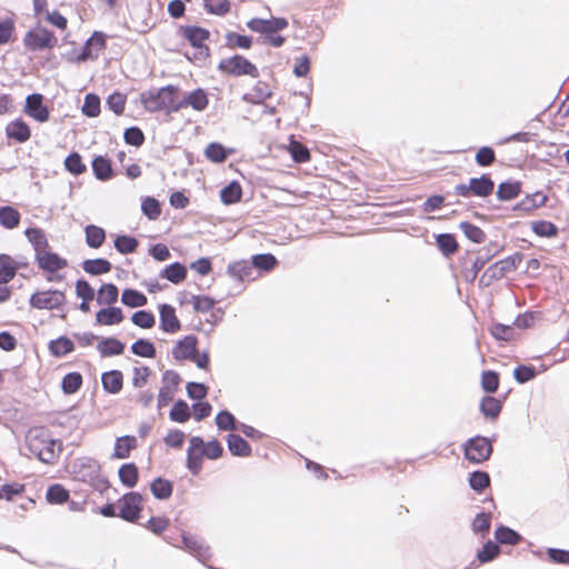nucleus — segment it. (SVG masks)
<instances>
[{"mask_svg": "<svg viewBox=\"0 0 569 569\" xmlns=\"http://www.w3.org/2000/svg\"><path fill=\"white\" fill-rule=\"evenodd\" d=\"M119 298V289L113 282H102L97 291V303L99 306H110L116 303Z\"/></svg>", "mask_w": 569, "mask_h": 569, "instance_id": "50", "label": "nucleus"}, {"mask_svg": "<svg viewBox=\"0 0 569 569\" xmlns=\"http://www.w3.org/2000/svg\"><path fill=\"white\" fill-rule=\"evenodd\" d=\"M522 190V180H501L498 184L496 196L499 201L516 199Z\"/></svg>", "mask_w": 569, "mask_h": 569, "instance_id": "42", "label": "nucleus"}, {"mask_svg": "<svg viewBox=\"0 0 569 569\" xmlns=\"http://www.w3.org/2000/svg\"><path fill=\"white\" fill-rule=\"evenodd\" d=\"M34 263L41 271H60L68 267V260L50 248L34 254Z\"/></svg>", "mask_w": 569, "mask_h": 569, "instance_id": "13", "label": "nucleus"}, {"mask_svg": "<svg viewBox=\"0 0 569 569\" xmlns=\"http://www.w3.org/2000/svg\"><path fill=\"white\" fill-rule=\"evenodd\" d=\"M80 266L91 277L108 273L112 269V263L103 257L84 259Z\"/></svg>", "mask_w": 569, "mask_h": 569, "instance_id": "44", "label": "nucleus"}, {"mask_svg": "<svg viewBox=\"0 0 569 569\" xmlns=\"http://www.w3.org/2000/svg\"><path fill=\"white\" fill-rule=\"evenodd\" d=\"M227 274L237 280L238 282H243L244 280H254L257 276H252V269L250 267V261L246 259H241L238 261L230 262L227 266Z\"/></svg>", "mask_w": 569, "mask_h": 569, "instance_id": "37", "label": "nucleus"}, {"mask_svg": "<svg viewBox=\"0 0 569 569\" xmlns=\"http://www.w3.org/2000/svg\"><path fill=\"white\" fill-rule=\"evenodd\" d=\"M209 103L207 92L201 89H194L187 93L182 99L177 97V104L173 106V111H180L187 107H191L196 111H203Z\"/></svg>", "mask_w": 569, "mask_h": 569, "instance_id": "16", "label": "nucleus"}, {"mask_svg": "<svg viewBox=\"0 0 569 569\" xmlns=\"http://www.w3.org/2000/svg\"><path fill=\"white\" fill-rule=\"evenodd\" d=\"M51 437V430L46 426L31 427L26 435V445L29 451L34 456L41 451V447L48 443Z\"/></svg>", "mask_w": 569, "mask_h": 569, "instance_id": "18", "label": "nucleus"}, {"mask_svg": "<svg viewBox=\"0 0 569 569\" xmlns=\"http://www.w3.org/2000/svg\"><path fill=\"white\" fill-rule=\"evenodd\" d=\"M102 390L108 395H118L123 388V373L119 369H111L101 375Z\"/></svg>", "mask_w": 569, "mask_h": 569, "instance_id": "31", "label": "nucleus"}, {"mask_svg": "<svg viewBox=\"0 0 569 569\" xmlns=\"http://www.w3.org/2000/svg\"><path fill=\"white\" fill-rule=\"evenodd\" d=\"M47 347L49 355L56 359H62L76 350V343L67 335L49 340Z\"/></svg>", "mask_w": 569, "mask_h": 569, "instance_id": "23", "label": "nucleus"}, {"mask_svg": "<svg viewBox=\"0 0 569 569\" xmlns=\"http://www.w3.org/2000/svg\"><path fill=\"white\" fill-rule=\"evenodd\" d=\"M188 270L183 262L173 261L166 264L160 271L158 277L166 279L173 284H180L187 279Z\"/></svg>", "mask_w": 569, "mask_h": 569, "instance_id": "27", "label": "nucleus"}, {"mask_svg": "<svg viewBox=\"0 0 569 569\" xmlns=\"http://www.w3.org/2000/svg\"><path fill=\"white\" fill-rule=\"evenodd\" d=\"M141 212L150 221L158 220L162 213V203L153 196H142Z\"/></svg>", "mask_w": 569, "mask_h": 569, "instance_id": "52", "label": "nucleus"}, {"mask_svg": "<svg viewBox=\"0 0 569 569\" xmlns=\"http://www.w3.org/2000/svg\"><path fill=\"white\" fill-rule=\"evenodd\" d=\"M27 485L16 481L4 482L0 486V500L13 501L26 493Z\"/></svg>", "mask_w": 569, "mask_h": 569, "instance_id": "62", "label": "nucleus"}, {"mask_svg": "<svg viewBox=\"0 0 569 569\" xmlns=\"http://www.w3.org/2000/svg\"><path fill=\"white\" fill-rule=\"evenodd\" d=\"M488 332L500 345H502V343H511L518 337V335L516 332V329L512 326V323L511 325H506V323L498 322V321H493L488 327Z\"/></svg>", "mask_w": 569, "mask_h": 569, "instance_id": "29", "label": "nucleus"}, {"mask_svg": "<svg viewBox=\"0 0 569 569\" xmlns=\"http://www.w3.org/2000/svg\"><path fill=\"white\" fill-rule=\"evenodd\" d=\"M531 231L539 238H556L559 233V228L550 220L539 219L530 222Z\"/></svg>", "mask_w": 569, "mask_h": 569, "instance_id": "55", "label": "nucleus"}, {"mask_svg": "<svg viewBox=\"0 0 569 569\" xmlns=\"http://www.w3.org/2000/svg\"><path fill=\"white\" fill-rule=\"evenodd\" d=\"M247 27L254 32L263 34L276 33L282 31L288 27V20L286 18L260 19L253 18L247 22Z\"/></svg>", "mask_w": 569, "mask_h": 569, "instance_id": "15", "label": "nucleus"}, {"mask_svg": "<svg viewBox=\"0 0 569 569\" xmlns=\"http://www.w3.org/2000/svg\"><path fill=\"white\" fill-rule=\"evenodd\" d=\"M21 221L20 211L12 204L0 206V226L4 229L12 230L19 226Z\"/></svg>", "mask_w": 569, "mask_h": 569, "instance_id": "48", "label": "nucleus"}, {"mask_svg": "<svg viewBox=\"0 0 569 569\" xmlns=\"http://www.w3.org/2000/svg\"><path fill=\"white\" fill-rule=\"evenodd\" d=\"M539 375V371L533 365L519 363L512 370V378L518 385H526L533 380Z\"/></svg>", "mask_w": 569, "mask_h": 569, "instance_id": "59", "label": "nucleus"}, {"mask_svg": "<svg viewBox=\"0 0 569 569\" xmlns=\"http://www.w3.org/2000/svg\"><path fill=\"white\" fill-rule=\"evenodd\" d=\"M458 229L463 233V236L475 244L485 243L487 240L486 232L477 224L469 220H462L458 224Z\"/></svg>", "mask_w": 569, "mask_h": 569, "instance_id": "46", "label": "nucleus"}, {"mask_svg": "<svg viewBox=\"0 0 569 569\" xmlns=\"http://www.w3.org/2000/svg\"><path fill=\"white\" fill-rule=\"evenodd\" d=\"M120 505L118 517L126 522L136 523L141 517L143 509V496L139 491L130 490L119 499Z\"/></svg>", "mask_w": 569, "mask_h": 569, "instance_id": "3", "label": "nucleus"}, {"mask_svg": "<svg viewBox=\"0 0 569 569\" xmlns=\"http://www.w3.org/2000/svg\"><path fill=\"white\" fill-rule=\"evenodd\" d=\"M491 527V515L485 510L476 513L471 521V531L476 536L486 537Z\"/></svg>", "mask_w": 569, "mask_h": 569, "instance_id": "58", "label": "nucleus"}, {"mask_svg": "<svg viewBox=\"0 0 569 569\" xmlns=\"http://www.w3.org/2000/svg\"><path fill=\"white\" fill-rule=\"evenodd\" d=\"M6 133L9 139H12L18 143H23L31 137L29 126L21 119H16L9 122L6 127Z\"/></svg>", "mask_w": 569, "mask_h": 569, "instance_id": "43", "label": "nucleus"}, {"mask_svg": "<svg viewBox=\"0 0 569 569\" xmlns=\"http://www.w3.org/2000/svg\"><path fill=\"white\" fill-rule=\"evenodd\" d=\"M62 448L63 446L60 439L50 437L48 443H44L41 447V451L37 452L34 457L46 465H53L62 451Z\"/></svg>", "mask_w": 569, "mask_h": 569, "instance_id": "33", "label": "nucleus"}, {"mask_svg": "<svg viewBox=\"0 0 569 569\" xmlns=\"http://www.w3.org/2000/svg\"><path fill=\"white\" fill-rule=\"evenodd\" d=\"M226 442L230 455L233 457L246 458L252 453L251 445L238 433L229 432L226 436Z\"/></svg>", "mask_w": 569, "mask_h": 569, "instance_id": "28", "label": "nucleus"}, {"mask_svg": "<svg viewBox=\"0 0 569 569\" xmlns=\"http://www.w3.org/2000/svg\"><path fill=\"white\" fill-rule=\"evenodd\" d=\"M542 318L541 311L536 310H526L525 312L518 313L515 320L512 321V326L515 329H529L535 326V323Z\"/></svg>", "mask_w": 569, "mask_h": 569, "instance_id": "63", "label": "nucleus"}, {"mask_svg": "<svg viewBox=\"0 0 569 569\" xmlns=\"http://www.w3.org/2000/svg\"><path fill=\"white\" fill-rule=\"evenodd\" d=\"M149 487L156 500L166 501L172 496L174 483L162 476H158L152 479Z\"/></svg>", "mask_w": 569, "mask_h": 569, "instance_id": "38", "label": "nucleus"}, {"mask_svg": "<svg viewBox=\"0 0 569 569\" xmlns=\"http://www.w3.org/2000/svg\"><path fill=\"white\" fill-rule=\"evenodd\" d=\"M468 183H458L453 193L463 198L487 197L495 190L496 180H468Z\"/></svg>", "mask_w": 569, "mask_h": 569, "instance_id": "11", "label": "nucleus"}, {"mask_svg": "<svg viewBox=\"0 0 569 569\" xmlns=\"http://www.w3.org/2000/svg\"><path fill=\"white\" fill-rule=\"evenodd\" d=\"M179 34L198 50V54L201 58L204 59L209 57L210 50L203 44L210 36V32L207 29L197 26H180Z\"/></svg>", "mask_w": 569, "mask_h": 569, "instance_id": "10", "label": "nucleus"}, {"mask_svg": "<svg viewBox=\"0 0 569 569\" xmlns=\"http://www.w3.org/2000/svg\"><path fill=\"white\" fill-rule=\"evenodd\" d=\"M503 249L505 247L497 241H489L485 247L476 249V257L471 261L475 269L481 270L489 261L499 256Z\"/></svg>", "mask_w": 569, "mask_h": 569, "instance_id": "24", "label": "nucleus"}, {"mask_svg": "<svg viewBox=\"0 0 569 569\" xmlns=\"http://www.w3.org/2000/svg\"><path fill=\"white\" fill-rule=\"evenodd\" d=\"M191 418V410L188 402L178 398L173 401L169 411V420L176 423H186Z\"/></svg>", "mask_w": 569, "mask_h": 569, "instance_id": "53", "label": "nucleus"}, {"mask_svg": "<svg viewBox=\"0 0 569 569\" xmlns=\"http://www.w3.org/2000/svg\"><path fill=\"white\" fill-rule=\"evenodd\" d=\"M178 93V87L168 84L159 89H150L141 92L140 101L149 112L153 113L166 110L167 113H172L174 112L173 106L177 104Z\"/></svg>", "mask_w": 569, "mask_h": 569, "instance_id": "1", "label": "nucleus"}, {"mask_svg": "<svg viewBox=\"0 0 569 569\" xmlns=\"http://www.w3.org/2000/svg\"><path fill=\"white\" fill-rule=\"evenodd\" d=\"M132 355L141 358H154L157 349L154 343L148 338H138L131 346Z\"/></svg>", "mask_w": 569, "mask_h": 569, "instance_id": "60", "label": "nucleus"}, {"mask_svg": "<svg viewBox=\"0 0 569 569\" xmlns=\"http://www.w3.org/2000/svg\"><path fill=\"white\" fill-rule=\"evenodd\" d=\"M126 343L116 336L99 337L97 350L101 358L120 356L124 352Z\"/></svg>", "mask_w": 569, "mask_h": 569, "instance_id": "22", "label": "nucleus"}, {"mask_svg": "<svg viewBox=\"0 0 569 569\" xmlns=\"http://www.w3.org/2000/svg\"><path fill=\"white\" fill-rule=\"evenodd\" d=\"M500 555V550L497 541L493 539H488L485 541L480 549L476 552V559L471 561L470 567H478L481 565L489 563L498 558Z\"/></svg>", "mask_w": 569, "mask_h": 569, "instance_id": "30", "label": "nucleus"}, {"mask_svg": "<svg viewBox=\"0 0 569 569\" xmlns=\"http://www.w3.org/2000/svg\"><path fill=\"white\" fill-rule=\"evenodd\" d=\"M502 409L500 402L492 395H483L479 401V412L487 421H496Z\"/></svg>", "mask_w": 569, "mask_h": 569, "instance_id": "36", "label": "nucleus"}, {"mask_svg": "<svg viewBox=\"0 0 569 569\" xmlns=\"http://www.w3.org/2000/svg\"><path fill=\"white\" fill-rule=\"evenodd\" d=\"M198 337L193 333L186 335L178 339L171 350L176 361L193 360L197 352Z\"/></svg>", "mask_w": 569, "mask_h": 569, "instance_id": "14", "label": "nucleus"}, {"mask_svg": "<svg viewBox=\"0 0 569 569\" xmlns=\"http://www.w3.org/2000/svg\"><path fill=\"white\" fill-rule=\"evenodd\" d=\"M190 300L193 311L197 313H206L213 310L219 301L210 295H191Z\"/></svg>", "mask_w": 569, "mask_h": 569, "instance_id": "61", "label": "nucleus"}, {"mask_svg": "<svg viewBox=\"0 0 569 569\" xmlns=\"http://www.w3.org/2000/svg\"><path fill=\"white\" fill-rule=\"evenodd\" d=\"M435 246L445 259H450L459 249L457 237L452 232H440L432 234Z\"/></svg>", "mask_w": 569, "mask_h": 569, "instance_id": "20", "label": "nucleus"}, {"mask_svg": "<svg viewBox=\"0 0 569 569\" xmlns=\"http://www.w3.org/2000/svg\"><path fill=\"white\" fill-rule=\"evenodd\" d=\"M218 69L227 74L233 76V77H240V76H250L252 78L259 77V70L258 68L251 63L247 58L236 54L231 58L222 59L219 64Z\"/></svg>", "mask_w": 569, "mask_h": 569, "instance_id": "4", "label": "nucleus"}, {"mask_svg": "<svg viewBox=\"0 0 569 569\" xmlns=\"http://www.w3.org/2000/svg\"><path fill=\"white\" fill-rule=\"evenodd\" d=\"M83 383V377L79 371L67 372L60 382V388L63 395L71 396L77 393Z\"/></svg>", "mask_w": 569, "mask_h": 569, "instance_id": "49", "label": "nucleus"}, {"mask_svg": "<svg viewBox=\"0 0 569 569\" xmlns=\"http://www.w3.org/2000/svg\"><path fill=\"white\" fill-rule=\"evenodd\" d=\"M249 261L252 272L257 271V277L272 271L279 263L277 257L271 252L254 253Z\"/></svg>", "mask_w": 569, "mask_h": 569, "instance_id": "25", "label": "nucleus"}, {"mask_svg": "<svg viewBox=\"0 0 569 569\" xmlns=\"http://www.w3.org/2000/svg\"><path fill=\"white\" fill-rule=\"evenodd\" d=\"M124 319V313L122 308L117 306H107L101 307L96 312V321L94 323L98 326H114L122 322Z\"/></svg>", "mask_w": 569, "mask_h": 569, "instance_id": "26", "label": "nucleus"}, {"mask_svg": "<svg viewBox=\"0 0 569 569\" xmlns=\"http://www.w3.org/2000/svg\"><path fill=\"white\" fill-rule=\"evenodd\" d=\"M180 549L187 551L202 565H204V560L211 558L210 546L202 538L186 530H180Z\"/></svg>", "mask_w": 569, "mask_h": 569, "instance_id": "5", "label": "nucleus"}, {"mask_svg": "<svg viewBox=\"0 0 569 569\" xmlns=\"http://www.w3.org/2000/svg\"><path fill=\"white\" fill-rule=\"evenodd\" d=\"M139 475V468L133 461L124 462L118 468L119 481L128 489H132L137 486Z\"/></svg>", "mask_w": 569, "mask_h": 569, "instance_id": "41", "label": "nucleus"}, {"mask_svg": "<svg viewBox=\"0 0 569 569\" xmlns=\"http://www.w3.org/2000/svg\"><path fill=\"white\" fill-rule=\"evenodd\" d=\"M71 473L74 480L88 483L94 479V476L101 472L100 462L91 457H80L74 459L71 465Z\"/></svg>", "mask_w": 569, "mask_h": 569, "instance_id": "8", "label": "nucleus"}, {"mask_svg": "<svg viewBox=\"0 0 569 569\" xmlns=\"http://www.w3.org/2000/svg\"><path fill=\"white\" fill-rule=\"evenodd\" d=\"M469 488L477 495H482L490 488L491 478L489 472L482 469L470 471L467 477Z\"/></svg>", "mask_w": 569, "mask_h": 569, "instance_id": "40", "label": "nucleus"}, {"mask_svg": "<svg viewBox=\"0 0 569 569\" xmlns=\"http://www.w3.org/2000/svg\"><path fill=\"white\" fill-rule=\"evenodd\" d=\"M24 46L32 51L52 49L57 46L54 33L46 28L29 30L23 39Z\"/></svg>", "mask_w": 569, "mask_h": 569, "instance_id": "7", "label": "nucleus"}, {"mask_svg": "<svg viewBox=\"0 0 569 569\" xmlns=\"http://www.w3.org/2000/svg\"><path fill=\"white\" fill-rule=\"evenodd\" d=\"M24 112L39 122L49 120L50 112L43 104V96L40 93H31L26 98Z\"/></svg>", "mask_w": 569, "mask_h": 569, "instance_id": "17", "label": "nucleus"}, {"mask_svg": "<svg viewBox=\"0 0 569 569\" xmlns=\"http://www.w3.org/2000/svg\"><path fill=\"white\" fill-rule=\"evenodd\" d=\"M113 248L120 254L133 253L139 247V239L133 234L126 232H118L112 234Z\"/></svg>", "mask_w": 569, "mask_h": 569, "instance_id": "39", "label": "nucleus"}, {"mask_svg": "<svg viewBox=\"0 0 569 569\" xmlns=\"http://www.w3.org/2000/svg\"><path fill=\"white\" fill-rule=\"evenodd\" d=\"M121 303L128 308H141L147 306V296L134 288H124L121 292Z\"/></svg>", "mask_w": 569, "mask_h": 569, "instance_id": "51", "label": "nucleus"}, {"mask_svg": "<svg viewBox=\"0 0 569 569\" xmlns=\"http://www.w3.org/2000/svg\"><path fill=\"white\" fill-rule=\"evenodd\" d=\"M69 498L70 492L62 483H51L46 490V501L49 505H63L68 502Z\"/></svg>", "mask_w": 569, "mask_h": 569, "instance_id": "54", "label": "nucleus"}, {"mask_svg": "<svg viewBox=\"0 0 569 569\" xmlns=\"http://www.w3.org/2000/svg\"><path fill=\"white\" fill-rule=\"evenodd\" d=\"M131 322L141 328L150 329L156 325V316L149 309H139L131 315Z\"/></svg>", "mask_w": 569, "mask_h": 569, "instance_id": "64", "label": "nucleus"}, {"mask_svg": "<svg viewBox=\"0 0 569 569\" xmlns=\"http://www.w3.org/2000/svg\"><path fill=\"white\" fill-rule=\"evenodd\" d=\"M106 230L97 224L89 223L84 227V241L91 249L100 248L106 241Z\"/></svg>", "mask_w": 569, "mask_h": 569, "instance_id": "47", "label": "nucleus"}, {"mask_svg": "<svg viewBox=\"0 0 569 569\" xmlns=\"http://www.w3.org/2000/svg\"><path fill=\"white\" fill-rule=\"evenodd\" d=\"M252 198V191L247 196L240 180H228L219 190V200L226 206L230 207L240 202H249Z\"/></svg>", "mask_w": 569, "mask_h": 569, "instance_id": "9", "label": "nucleus"}, {"mask_svg": "<svg viewBox=\"0 0 569 569\" xmlns=\"http://www.w3.org/2000/svg\"><path fill=\"white\" fill-rule=\"evenodd\" d=\"M450 194V191H447L446 193L429 194L420 206L421 211L423 213H431L441 210L446 204L451 206L458 203V200L446 202L447 197Z\"/></svg>", "mask_w": 569, "mask_h": 569, "instance_id": "45", "label": "nucleus"}, {"mask_svg": "<svg viewBox=\"0 0 569 569\" xmlns=\"http://www.w3.org/2000/svg\"><path fill=\"white\" fill-rule=\"evenodd\" d=\"M27 240L34 250V254L43 252L50 248L46 231L38 226H30L23 231Z\"/></svg>", "mask_w": 569, "mask_h": 569, "instance_id": "35", "label": "nucleus"}, {"mask_svg": "<svg viewBox=\"0 0 569 569\" xmlns=\"http://www.w3.org/2000/svg\"><path fill=\"white\" fill-rule=\"evenodd\" d=\"M497 437V433H493L491 437L475 435L468 438L461 445L463 458L472 465H482L488 461L493 453V442Z\"/></svg>", "mask_w": 569, "mask_h": 569, "instance_id": "2", "label": "nucleus"}, {"mask_svg": "<svg viewBox=\"0 0 569 569\" xmlns=\"http://www.w3.org/2000/svg\"><path fill=\"white\" fill-rule=\"evenodd\" d=\"M159 329L164 333H176L181 330V321L177 317L176 308L167 302L158 305Z\"/></svg>", "mask_w": 569, "mask_h": 569, "instance_id": "12", "label": "nucleus"}, {"mask_svg": "<svg viewBox=\"0 0 569 569\" xmlns=\"http://www.w3.org/2000/svg\"><path fill=\"white\" fill-rule=\"evenodd\" d=\"M91 168L94 178H112V159L108 156H94Z\"/></svg>", "mask_w": 569, "mask_h": 569, "instance_id": "57", "label": "nucleus"}, {"mask_svg": "<svg viewBox=\"0 0 569 569\" xmlns=\"http://www.w3.org/2000/svg\"><path fill=\"white\" fill-rule=\"evenodd\" d=\"M493 537L498 545L515 546L526 541L529 547L532 546V542L527 541L519 531L501 522L496 526Z\"/></svg>", "mask_w": 569, "mask_h": 569, "instance_id": "21", "label": "nucleus"}, {"mask_svg": "<svg viewBox=\"0 0 569 569\" xmlns=\"http://www.w3.org/2000/svg\"><path fill=\"white\" fill-rule=\"evenodd\" d=\"M204 458L203 438L191 436L186 451V468L192 476L197 477L201 473Z\"/></svg>", "mask_w": 569, "mask_h": 569, "instance_id": "6", "label": "nucleus"}, {"mask_svg": "<svg viewBox=\"0 0 569 569\" xmlns=\"http://www.w3.org/2000/svg\"><path fill=\"white\" fill-rule=\"evenodd\" d=\"M330 186H327L320 181H317L315 183H310L308 189H305L300 193L302 194L303 199H309L310 197H317L323 200L328 199H335V193L332 189H339L342 187V183L340 180H329Z\"/></svg>", "mask_w": 569, "mask_h": 569, "instance_id": "19", "label": "nucleus"}, {"mask_svg": "<svg viewBox=\"0 0 569 569\" xmlns=\"http://www.w3.org/2000/svg\"><path fill=\"white\" fill-rule=\"evenodd\" d=\"M29 306L36 310H58L59 301L57 299L46 293V290H34L29 297Z\"/></svg>", "mask_w": 569, "mask_h": 569, "instance_id": "34", "label": "nucleus"}, {"mask_svg": "<svg viewBox=\"0 0 569 569\" xmlns=\"http://www.w3.org/2000/svg\"><path fill=\"white\" fill-rule=\"evenodd\" d=\"M500 385V373L493 369H485L480 375V387L485 395H493Z\"/></svg>", "mask_w": 569, "mask_h": 569, "instance_id": "56", "label": "nucleus"}, {"mask_svg": "<svg viewBox=\"0 0 569 569\" xmlns=\"http://www.w3.org/2000/svg\"><path fill=\"white\" fill-rule=\"evenodd\" d=\"M138 447V440L133 435H123L114 440L111 459H127L132 450Z\"/></svg>", "mask_w": 569, "mask_h": 569, "instance_id": "32", "label": "nucleus"}]
</instances>
